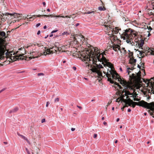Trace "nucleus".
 <instances>
[{
    "mask_svg": "<svg viewBox=\"0 0 154 154\" xmlns=\"http://www.w3.org/2000/svg\"><path fill=\"white\" fill-rule=\"evenodd\" d=\"M92 48L88 51L89 54L87 53L85 55H82V60L85 62L86 66L90 67L91 68L90 70L95 74H97L98 78L101 79L106 76L108 81L117 85L120 89H122V87L117 82L112 81V78L113 80H117L123 86L126 88L127 82L120 77L114 70L112 64L108 62L104 56V55H106L105 53L101 51L97 48Z\"/></svg>",
    "mask_w": 154,
    "mask_h": 154,
    "instance_id": "1",
    "label": "nucleus"
},
{
    "mask_svg": "<svg viewBox=\"0 0 154 154\" xmlns=\"http://www.w3.org/2000/svg\"><path fill=\"white\" fill-rule=\"evenodd\" d=\"M26 51L24 48H20L18 49L17 52L16 53V55L14 57L12 56V54H15L14 52L13 51L9 52L7 51L6 48L5 46L2 44H0V56L2 57H9L11 60L14 61L17 60H22L23 58L21 57L25 53Z\"/></svg>",
    "mask_w": 154,
    "mask_h": 154,
    "instance_id": "2",
    "label": "nucleus"
},
{
    "mask_svg": "<svg viewBox=\"0 0 154 154\" xmlns=\"http://www.w3.org/2000/svg\"><path fill=\"white\" fill-rule=\"evenodd\" d=\"M130 100L131 103L128 102L126 103L129 106H132L133 108H134L136 105L139 106L143 107L149 109L148 112L150 115L152 116V117L154 118V102H152L148 103L143 100H141L138 102H134L130 99H128Z\"/></svg>",
    "mask_w": 154,
    "mask_h": 154,
    "instance_id": "3",
    "label": "nucleus"
},
{
    "mask_svg": "<svg viewBox=\"0 0 154 154\" xmlns=\"http://www.w3.org/2000/svg\"><path fill=\"white\" fill-rule=\"evenodd\" d=\"M130 30L132 31V29H129L124 30L122 34L119 32L121 37L124 40H126V42L128 43L131 42V40L132 39V36L131 34V32L129 31Z\"/></svg>",
    "mask_w": 154,
    "mask_h": 154,
    "instance_id": "4",
    "label": "nucleus"
},
{
    "mask_svg": "<svg viewBox=\"0 0 154 154\" xmlns=\"http://www.w3.org/2000/svg\"><path fill=\"white\" fill-rule=\"evenodd\" d=\"M110 23L105 22L104 24L103 25L105 32L109 31L111 29H112L111 30L112 33L116 34L118 33L119 30H121V29H119L118 27H116L112 29V26L110 25Z\"/></svg>",
    "mask_w": 154,
    "mask_h": 154,
    "instance_id": "5",
    "label": "nucleus"
},
{
    "mask_svg": "<svg viewBox=\"0 0 154 154\" xmlns=\"http://www.w3.org/2000/svg\"><path fill=\"white\" fill-rule=\"evenodd\" d=\"M51 50L50 49H47L45 50V51L43 53L44 55L49 54H52L57 52V51H59V52L60 51L61 48L59 47H55L52 48Z\"/></svg>",
    "mask_w": 154,
    "mask_h": 154,
    "instance_id": "6",
    "label": "nucleus"
},
{
    "mask_svg": "<svg viewBox=\"0 0 154 154\" xmlns=\"http://www.w3.org/2000/svg\"><path fill=\"white\" fill-rule=\"evenodd\" d=\"M136 59H134L133 57L130 58L129 62L132 65V67H131V68L130 67L127 68V72L129 74V73L131 72L129 70H133L134 69V67L136 65Z\"/></svg>",
    "mask_w": 154,
    "mask_h": 154,
    "instance_id": "7",
    "label": "nucleus"
},
{
    "mask_svg": "<svg viewBox=\"0 0 154 154\" xmlns=\"http://www.w3.org/2000/svg\"><path fill=\"white\" fill-rule=\"evenodd\" d=\"M74 41L77 42H79L80 41L82 42H83V41L85 40L84 36L82 35H79L75 36L74 37Z\"/></svg>",
    "mask_w": 154,
    "mask_h": 154,
    "instance_id": "8",
    "label": "nucleus"
},
{
    "mask_svg": "<svg viewBox=\"0 0 154 154\" xmlns=\"http://www.w3.org/2000/svg\"><path fill=\"white\" fill-rule=\"evenodd\" d=\"M6 14H7V15H11L13 16L14 17H17V18H18V20H20L22 18V16H20V14L16 13L11 14L9 13H7Z\"/></svg>",
    "mask_w": 154,
    "mask_h": 154,
    "instance_id": "9",
    "label": "nucleus"
},
{
    "mask_svg": "<svg viewBox=\"0 0 154 154\" xmlns=\"http://www.w3.org/2000/svg\"><path fill=\"white\" fill-rule=\"evenodd\" d=\"M31 56L29 57V59L30 60L32 58H34L38 57V55L35 51H33L30 53Z\"/></svg>",
    "mask_w": 154,
    "mask_h": 154,
    "instance_id": "10",
    "label": "nucleus"
},
{
    "mask_svg": "<svg viewBox=\"0 0 154 154\" xmlns=\"http://www.w3.org/2000/svg\"><path fill=\"white\" fill-rule=\"evenodd\" d=\"M56 19L59 18V20L60 21H61L62 20V18H65V17H69L70 18V17H69L68 16H60V15H56L54 16Z\"/></svg>",
    "mask_w": 154,
    "mask_h": 154,
    "instance_id": "11",
    "label": "nucleus"
},
{
    "mask_svg": "<svg viewBox=\"0 0 154 154\" xmlns=\"http://www.w3.org/2000/svg\"><path fill=\"white\" fill-rule=\"evenodd\" d=\"M144 44V41L143 40H141L138 43V45L140 48L142 47L143 45Z\"/></svg>",
    "mask_w": 154,
    "mask_h": 154,
    "instance_id": "12",
    "label": "nucleus"
},
{
    "mask_svg": "<svg viewBox=\"0 0 154 154\" xmlns=\"http://www.w3.org/2000/svg\"><path fill=\"white\" fill-rule=\"evenodd\" d=\"M56 16V15H52L51 14L50 15H38L37 17H55L54 16Z\"/></svg>",
    "mask_w": 154,
    "mask_h": 154,
    "instance_id": "13",
    "label": "nucleus"
},
{
    "mask_svg": "<svg viewBox=\"0 0 154 154\" xmlns=\"http://www.w3.org/2000/svg\"><path fill=\"white\" fill-rule=\"evenodd\" d=\"M120 48V46L119 45H115L113 46V49L116 51H117V50H119V49Z\"/></svg>",
    "mask_w": 154,
    "mask_h": 154,
    "instance_id": "14",
    "label": "nucleus"
},
{
    "mask_svg": "<svg viewBox=\"0 0 154 154\" xmlns=\"http://www.w3.org/2000/svg\"><path fill=\"white\" fill-rule=\"evenodd\" d=\"M18 109V108L17 107H15L14 109L11 110L9 111V113H14L16 112Z\"/></svg>",
    "mask_w": 154,
    "mask_h": 154,
    "instance_id": "15",
    "label": "nucleus"
},
{
    "mask_svg": "<svg viewBox=\"0 0 154 154\" xmlns=\"http://www.w3.org/2000/svg\"><path fill=\"white\" fill-rule=\"evenodd\" d=\"M37 16L38 15H37V16L33 15V16H32L31 17H27V18L26 17L25 19L26 18L27 20H33L34 19H35L36 18V16L37 17Z\"/></svg>",
    "mask_w": 154,
    "mask_h": 154,
    "instance_id": "16",
    "label": "nucleus"
},
{
    "mask_svg": "<svg viewBox=\"0 0 154 154\" xmlns=\"http://www.w3.org/2000/svg\"><path fill=\"white\" fill-rule=\"evenodd\" d=\"M119 50L121 53H122L124 54L126 53V51H125V48H122V49H121L120 48L119 49Z\"/></svg>",
    "mask_w": 154,
    "mask_h": 154,
    "instance_id": "17",
    "label": "nucleus"
},
{
    "mask_svg": "<svg viewBox=\"0 0 154 154\" xmlns=\"http://www.w3.org/2000/svg\"><path fill=\"white\" fill-rule=\"evenodd\" d=\"M6 33L4 31H1L0 32V36H1L2 38L5 37H6L5 36Z\"/></svg>",
    "mask_w": 154,
    "mask_h": 154,
    "instance_id": "18",
    "label": "nucleus"
},
{
    "mask_svg": "<svg viewBox=\"0 0 154 154\" xmlns=\"http://www.w3.org/2000/svg\"><path fill=\"white\" fill-rule=\"evenodd\" d=\"M125 94L128 95H132V96H130L131 97H133V96H134V95L133 94L130 93V92L129 91L125 92Z\"/></svg>",
    "mask_w": 154,
    "mask_h": 154,
    "instance_id": "19",
    "label": "nucleus"
},
{
    "mask_svg": "<svg viewBox=\"0 0 154 154\" xmlns=\"http://www.w3.org/2000/svg\"><path fill=\"white\" fill-rule=\"evenodd\" d=\"M98 9L100 11H104L106 10L104 8L102 7H99L98 8Z\"/></svg>",
    "mask_w": 154,
    "mask_h": 154,
    "instance_id": "20",
    "label": "nucleus"
},
{
    "mask_svg": "<svg viewBox=\"0 0 154 154\" xmlns=\"http://www.w3.org/2000/svg\"><path fill=\"white\" fill-rule=\"evenodd\" d=\"M136 97V96H134L133 97L134 98V101H139L140 100L138 98H135Z\"/></svg>",
    "mask_w": 154,
    "mask_h": 154,
    "instance_id": "21",
    "label": "nucleus"
},
{
    "mask_svg": "<svg viewBox=\"0 0 154 154\" xmlns=\"http://www.w3.org/2000/svg\"><path fill=\"white\" fill-rule=\"evenodd\" d=\"M69 34L67 32H64L62 33L63 35H66L67 36Z\"/></svg>",
    "mask_w": 154,
    "mask_h": 154,
    "instance_id": "22",
    "label": "nucleus"
},
{
    "mask_svg": "<svg viewBox=\"0 0 154 154\" xmlns=\"http://www.w3.org/2000/svg\"><path fill=\"white\" fill-rule=\"evenodd\" d=\"M18 135L19 136H20L21 137H22V138H23V139H25L26 137H25L24 136H23V135H21V134H18Z\"/></svg>",
    "mask_w": 154,
    "mask_h": 154,
    "instance_id": "23",
    "label": "nucleus"
},
{
    "mask_svg": "<svg viewBox=\"0 0 154 154\" xmlns=\"http://www.w3.org/2000/svg\"><path fill=\"white\" fill-rule=\"evenodd\" d=\"M59 98H56L55 100H54V102H58L59 101Z\"/></svg>",
    "mask_w": 154,
    "mask_h": 154,
    "instance_id": "24",
    "label": "nucleus"
},
{
    "mask_svg": "<svg viewBox=\"0 0 154 154\" xmlns=\"http://www.w3.org/2000/svg\"><path fill=\"white\" fill-rule=\"evenodd\" d=\"M32 46V45H28L27 46H26L25 47L26 48H29L31 47Z\"/></svg>",
    "mask_w": 154,
    "mask_h": 154,
    "instance_id": "25",
    "label": "nucleus"
},
{
    "mask_svg": "<svg viewBox=\"0 0 154 154\" xmlns=\"http://www.w3.org/2000/svg\"><path fill=\"white\" fill-rule=\"evenodd\" d=\"M44 75L43 73H39L38 74V75L39 76L40 75Z\"/></svg>",
    "mask_w": 154,
    "mask_h": 154,
    "instance_id": "26",
    "label": "nucleus"
},
{
    "mask_svg": "<svg viewBox=\"0 0 154 154\" xmlns=\"http://www.w3.org/2000/svg\"><path fill=\"white\" fill-rule=\"evenodd\" d=\"M143 53H144V52L143 51H140V56H142Z\"/></svg>",
    "mask_w": 154,
    "mask_h": 154,
    "instance_id": "27",
    "label": "nucleus"
},
{
    "mask_svg": "<svg viewBox=\"0 0 154 154\" xmlns=\"http://www.w3.org/2000/svg\"><path fill=\"white\" fill-rule=\"evenodd\" d=\"M128 102H129V103H131V101L130 100H129V101H127L126 102V103H125V106H128H128H129L128 105V104H127L126 103Z\"/></svg>",
    "mask_w": 154,
    "mask_h": 154,
    "instance_id": "28",
    "label": "nucleus"
},
{
    "mask_svg": "<svg viewBox=\"0 0 154 154\" xmlns=\"http://www.w3.org/2000/svg\"><path fill=\"white\" fill-rule=\"evenodd\" d=\"M125 107H128V106H124L122 108H121V109L122 110V111H123L124 110V109Z\"/></svg>",
    "mask_w": 154,
    "mask_h": 154,
    "instance_id": "29",
    "label": "nucleus"
},
{
    "mask_svg": "<svg viewBox=\"0 0 154 154\" xmlns=\"http://www.w3.org/2000/svg\"><path fill=\"white\" fill-rule=\"evenodd\" d=\"M45 122V119H42V120L41 122L42 123H43V122Z\"/></svg>",
    "mask_w": 154,
    "mask_h": 154,
    "instance_id": "30",
    "label": "nucleus"
},
{
    "mask_svg": "<svg viewBox=\"0 0 154 154\" xmlns=\"http://www.w3.org/2000/svg\"><path fill=\"white\" fill-rule=\"evenodd\" d=\"M5 88H4L0 91V93L5 90Z\"/></svg>",
    "mask_w": 154,
    "mask_h": 154,
    "instance_id": "31",
    "label": "nucleus"
},
{
    "mask_svg": "<svg viewBox=\"0 0 154 154\" xmlns=\"http://www.w3.org/2000/svg\"><path fill=\"white\" fill-rule=\"evenodd\" d=\"M97 136V134H94V138H95Z\"/></svg>",
    "mask_w": 154,
    "mask_h": 154,
    "instance_id": "32",
    "label": "nucleus"
},
{
    "mask_svg": "<svg viewBox=\"0 0 154 154\" xmlns=\"http://www.w3.org/2000/svg\"><path fill=\"white\" fill-rule=\"evenodd\" d=\"M57 31V30H53V31H52L51 32V33H54V32H56Z\"/></svg>",
    "mask_w": 154,
    "mask_h": 154,
    "instance_id": "33",
    "label": "nucleus"
},
{
    "mask_svg": "<svg viewBox=\"0 0 154 154\" xmlns=\"http://www.w3.org/2000/svg\"><path fill=\"white\" fill-rule=\"evenodd\" d=\"M40 25H41V24L40 23H38L36 25V27H38V26H40Z\"/></svg>",
    "mask_w": 154,
    "mask_h": 154,
    "instance_id": "34",
    "label": "nucleus"
},
{
    "mask_svg": "<svg viewBox=\"0 0 154 154\" xmlns=\"http://www.w3.org/2000/svg\"><path fill=\"white\" fill-rule=\"evenodd\" d=\"M50 104V103L49 102H47L46 103V107H48V105Z\"/></svg>",
    "mask_w": 154,
    "mask_h": 154,
    "instance_id": "35",
    "label": "nucleus"
},
{
    "mask_svg": "<svg viewBox=\"0 0 154 154\" xmlns=\"http://www.w3.org/2000/svg\"><path fill=\"white\" fill-rule=\"evenodd\" d=\"M26 150L28 153H30V152H29V151L28 150L27 148H26Z\"/></svg>",
    "mask_w": 154,
    "mask_h": 154,
    "instance_id": "36",
    "label": "nucleus"
},
{
    "mask_svg": "<svg viewBox=\"0 0 154 154\" xmlns=\"http://www.w3.org/2000/svg\"><path fill=\"white\" fill-rule=\"evenodd\" d=\"M72 68L75 70H76V67H75V66H73L72 67Z\"/></svg>",
    "mask_w": 154,
    "mask_h": 154,
    "instance_id": "37",
    "label": "nucleus"
},
{
    "mask_svg": "<svg viewBox=\"0 0 154 154\" xmlns=\"http://www.w3.org/2000/svg\"><path fill=\"white\" fill-rule=\"evenodd\" d=\"M40 32H41L40 31V30L38 31L37 33V34L38 35H39L40 33Z\"/></svg>",
    "mask_w": 154,
    "mask_h": 154,
    "instance_id": "38",
    "label": "nucleus"
},
{
    "mask_svg": "<svg viewBox=\"0 0 154 154\" xmlns=\"http://www.w3.org/2000/svg\"><path fill=\"white\" fill-rule=\"evenodd\" d=\"M77 106L79 108V109H82V107L81 106Z\"/></svg>",
    "mask_w": 154,
    "mask_h": 154,
    "instance_id": "39",
    "label": "nucleus"
},
{
    "mask_svg": "<svg viewBox=\"0 0 154 154\" xmlns=\"http://www.w3.org/2000/svg\"><path fill=\"white\" fill-rule=\"evenodd\" d=\"M75 128H72L71 129V130L72 131H75Z\"/></svg>",
    "mask_w": 154,
    "mask_h": 154,
    "instance_id": "40",
    "label": "nucleus"
},
{
    "mask_svg": "<svg viewBox=\"0 0 154 154\" xmlns=\"http://www.w3.org/2000/svg\"><path fill=\"white\" fill-rule=\"evenodd\" d=\"M42 4H43L44 6V7H45V5H46V3L45 2H43L42 3Z\"/></svg>",
    "mask_w": 154,
    "mask_h": 154,
    "instance_id": "41",
    "label": "nucleus"
},
{
    "mask_svg": "<svg viewBox=\"0 0 154 154\" xmlns=\"http://www.w3.org/2000/svg\"><path fill=\"white\" fill-rule=\"evenodd\" d=\"M131 109H128V112H130L131 111Z\"/></svg>",
    "mask_w": 154,
    "mask_h": 154,
    "instance_id": "42",
    "label": "nucleus"
},
{
    "mask_svg": "<svg viewBox=\"0 0 154 154\" xmlns=\"http://www.w3.org/2000/svg\"><path fill=\"white\" fill-rule=\"evenodd\" d=\"M103 124L104 125H106L107 124V123L106 122H103Z\"/></svg>",
    "mask_w": 154,
    "mask_h": 154,
    "instance_id": "43",
    "label": "nucleus"
},
{
    "mask_svg": "<svg viewBox=\"0 0 154 154\" xmlns=\"http://www.w3.org/2000/svg\"><path fill=\"white\" fill-rule=\"evenodd\" d=\"M44 29H46L47 28V26L45 25V26H44V27H43Z\"/></svg>",
    "mask_w": 154,
    "mask_h": 154,
    "instance_id": "44",
    "label": "nucleus"
},
{
    "mask_svg": "<svg viewBox=\"0 0 154 154\" xmlns=\"http://www.w3.org/2000/svg\"><path fill=\"white\" fill-rule=\"evenodd\" d=\"M119 120V118H117V120H116V122H118Z\"/></svg>",
    "mask_w": 154,
    "mask_h": 154,
    "instance_id": "45",
    "label": "nucleus"
},
{
    "mask_svg": "<svg viewBox=\"0 0 154 154\" xmlns=\"http://www.w3.org/2000/svg\"><path fill=\"white\" fill-rule=\"evenodd\" d=\"M119 69H120V71H122V68H121V67H120V68H119Z\"/></svg>",
    "mask_w": 154,
    "mask_h": 154,
    "instance_id": "46",
    "label": "nucleus"
},
{
    "mask_svg": "<svg viewBox=\"0 0 154 154\" xmlns=\"http://www.w3.org/2000/svg\"><path fill=\"white\" fill-rule=\"evenodd\" d=\"M122 137L123 138L125 139V136L124 135H122Z\"/></svg>",
    "mask_w": 154,
    "mask_h": 154,
    "instance_id": "47",
    "label": "nucleus"
},
{
    "mask_svg": "<svg viewBox=\"0 0 154 154\" xmlns=\"http://www.w3.org/2000/svg\"><path fill=\"white\" fill-rule=\"evenodd\" d=\"M141 66H140L139 65H137V67L139 68H140V67H141Z\"/></svg>",
    "mask_w": 154,
    "mask_h": 154,
    "instance_id": "48",
    "label": "nucleus"
},
{
    "mask_svg": "<svg viewBox=\"0 0 154 154\" xmlns=\"http://www.w3.org/2000/svg\"><path fill=\"white\" fill-rule=\"evenodd\" d=\"M24 140H26V141L28 140V139L26 138H25V139Z\"/></svg>",
    "mask_w": 154,
    "mask_h": 154,
    "instance_id": "49",
    "label": "nucleus"
},
{
    "mask_svg": "<svg viewBox=\"0 0 154 154\" xmlns=\"http://www.w3.org/2000/svg\"><path fill=\"white\" fill-rule=\"evenodd\" d=\"M92 12H93V11H92V12H88L87 13H88V14H90V13H92Z\"/></svg>",
    "mask_w": 154,
    "mask_h": 154,
    "instance_id": "50",
    "label": "nucleus"
},
{
    "mask_svg": "<svg viewBox=\"0 0 154 154\" xmlns=\"http://www.w3.org/2000/svg\"><path fill=\"white\" fill-rule=\"evenodd\" d=\"M149 30H152V28L151 27H149Z\"/></svg>",
    "mask_w": 154,
    "mask_h": 154,
    "instance_id": "51",
    "label": "nucleus"
},
{
    "mask_svg": "<svg viewBox=\"0 0 154 154\" xmlns=\"http://www.w3.org/2000/svg\"><path fill=\"white\" fill-rule=\"evenodd\" d=\"M118 142V141L117 140H116L115 141V143H117Z\"/></svg>",
    "mask_w": 154,
    "mask_h": 154,
    "instance_id": "52",
    "label": "nucleus"
},
{
    "mask_svg": "<svg viewBox=\"0 0 154 154\" xmlns=\"http://www.w3.org/2000/svg\"><path fill=\"white\" fill-rule=\"evenodd\" d=\"M53 36V35L52 34H51L50 35V37H52Z\"/></svg>",
    "mask_w": 154,
    "mask_h": 154,
    "instance_id": "53",
    "label": "nucleus"
},
{
    "mask_svg": "<svg viewBox=\"0 0 154 154\" xmlns=\"http://www.w3.org/2000/svg\"><path fill=\"white\" fill-rule=\"evenodd\" d=\"M150 97L149 96L147 97V99L148 100H149L150 99Z\"/></svg>",
    "mask_w": 154,
    "mask_h": 154,
    "instance_id": "54",
    "label": "nucleus"
},
{
    "mask_svg": "<svg viewBox=\"0 0 154 154\" xmlns=\"http://www.w3.org/2000/svg\"><path fill=\"white\" fill-rule=\"evenodd\" d=\"M47 11H48V12L50 11V9H49V8L47 9Z\"/></svg>",
    "mask_w": 154,
    "mask_h": 154,
    "instance_id": "55",
    "label": "nucleus"
},
{
    "mask_svg": "<svg viewBox=\"0 0 154 154\" xmlns=\"http://www.w3.org/2000/svg\"><path fill=\"white\" fill-rule=\"evenodd\" d=\"M69 17H70V18L71 17H72V18H74V16L72 17L71 15H70V16Z\"/></svg>",
    "mask_w": 154,
    "mask_h": 154,
    "instance_id": "56",
    "label": "nucleus"
},
{
    "mask_svg": "<svg viewBox=\"0 0 154 154\" xmlns=\"http://www.w3.org/2000/svg\"><path fill=\"white\" fill-rule=\"evenodd\" d=\"M112 110H114V107H112Z\"/></svg>",
    "mask_w": 154,
    "mask_h": 154,
    "instance_id": "57",
    "label": "nucleus"
},
{
    "mask_svg": "<svg viewBox=\"0 0 154 154\" xmlns=\"http://www.w3.org/2000/svg\"><path fill=\"white\" fill-rule=\"evenodd\" d=\"M79 25V23H77L76 24V26H78Z\"/></svg>",
    "mask_w": 154,
    "mask_h": 154,
    "instance_id": "58",
    "label": "nucleus"
},
{
    "mask_svg": "<svg viewBox=\"0 0 154 154\" xmlns=\"http://www.w3.org/2000/svg\"><path fill=\"white\" fill-rule=\"evenodd\" d=\"M4 143L5 144H7V143L6 142H4Z\"/></svg>",
    "mask_w": 154,
    "mask_h": 154,
    "instance_id": "59",
    "label": "nucleus"
},
{
    "mask_svg": "<svg viewBox=\"0 0 154 154\" xmlns=\"http://www.w3.org/2000/svg\"><path fill=\"white\" fill-rule=\"evenodd\" d=\"M144 115L145 116L146 115H147V113H144Z\"/></svg>",
    "mask_w": 154,
    "mask_h": 154,
    "instance_id": "60",
    "label": "nucleus"
},
{
    "mask_svg": "<svg viewBox=\"0 0 154 154\" xmlns=\"http://www.w3.org/2000/svg\"><path fill=\"white\" fill-rule=\"evenodd\" d=\"M102 120H103L104 119V117H103L102 118Z\"/></svg>",
    "mask_w": 154,
    "mask_h": 154,
    "instance_id": "61",
    "label": "nucleus"
},
{
    "mask_svg": "<svg viewBox=\"0 0 154 154\" xmlns=\"http://www.w3.org/2000/svg\"><path fill=\"white\" fill-rule=\"evenodd\" d=\"M110 103L109 102L108 103V105H107V106H108V105H110Z\"/></svg>",
    "mask_w": 154,
    "mask_h": 154,
    "instance_id": "62",
    "label": "nucleus"
},
{
    "mask_svg": "<svg viewBox=\"0 0 154 154\" xmlns=\"http://www.w3.org/2000/svg\"><path fill=\"white\" fill-rule=\"evenodd\" d=\"M152 54L153 55H154V51L152 52Z\"/></svg>",
    "mask_w": 154,
    "mask_h": 154,
    "instance_id": "63",
    "label": "nucleus"
},
{
    "mask_svg": "<svg viewBox=\"0 0 154 154\" xmlns=\"http://www.w3.org/2000/svg\"><path fill=\"white\" fill-rule=\"evenodd\" d=\"M66 62V61H65V60H64V61H63V63H65Z\"/></svg>",
    "mask_w": 154,
    "mask_h": 154,
    "instance_id": "64",
    "label": "nucleus"
}]
</instances>
